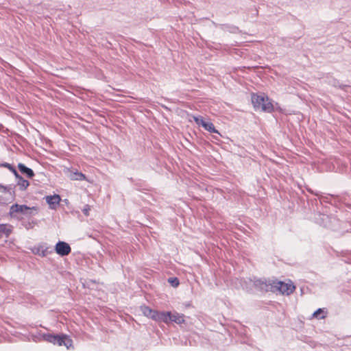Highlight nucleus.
Here are the masks:
<instances>
[{"instance_id":"f257e3e1","label":"nucleus","mask_w":351,"mask_h":351,"mask_svg":"<svg viewBox=\"0 0 351 351\" xmlns=\"http://www.w3.org/2000/svg\"><path fill=\"white\" fill-rule=\"evenodd\" d=\"M252 102L256 110L270 112L274 109L269 99L263 95H252Z\"/></svg>"},{"instance_id":"f03ea898","label":"nucleus","mask_w":351,"mask_h":351,"mask_svg":"<svg viewBox=\"0 0 351 351\" xmlns=\"http://www.w3.org/2000/svg\"><path fill=\"white\" fill-rule=\"evenodd\" d=\"M43 339L53 344H57L60 346H64L67 349H69L73 346V341L67 335H52V334H43Z\"/></svg>"},{"instance_id":"7ed1b4c3","label":"nucleus","mask_w":351,"mask_h":351,"mask_svg":"<svg viewBox=\"0 0 351 351\" xmlns=\"http://www.w3.org/2000/svg\"><path fill=\"white\" fill-rule=\"evenodd\" d=\"M272 285V292L279 291L283 295H289L291 294L295 289V285L291 280L285 282L277 280H274Z\"/></svg>"},{"instance_id":"20e7f679","label":"nucleus","mask_w":351,"mask_h":351,"mask_svg":"<svg viewBox=\"0 0 351 351\" xmlns=\"http://www.w3.org/2000/svg\"><path fill=\"white\" fill-rule=\"evenodd\" d=\"M141 310L145 316L151 318L154 321L161 322L167 320V317L164 316L165 315H162V311L152 310V308L147 306H141Z\"/></svg>"},{"instance_id":"39448f33","label":"nucleus","mask_w":351,"mask_h":351,"mask_svg":"<svg viewBox=\"0 0 351 351\" xmlns=\"http://www.w3.org/2000/svg\"><path fill=\"white\" fill-rule=\"evenodd\" d=\"M162 315H165L166 321H162L165 324L170 322H175L178 324H181L184 322V315L178 312L162 311Z\"/></svg>"},{"instance_id":"423d86ee","label":"nucleus","mask_w":351,"mask_h":351,"mask_svg":"<svg viewBox=\"0 0 351 351\" xmlns=\"http://www.w3.org/2000/svg\"><path fill=\"white\" fill-rule=\"evenodd\" d=\"M274 280H266L263 278H254V285L261 291H273L272 283Z\"/></svg>"},{"instance_id":"0eeeda50","label":"nucleus","mask_w":351,"mask_h":351,"mask_svg":"<svg viewBox=\"0 0 351 351\" xmlns=\"http://www.w3.org/2000/svg\"><path fill=\"white\" fill-rule=\"evenodd\" d=\"M0 192L5 193V195H1L5 199V205L12 202L15 199V191L11 185L4 186L0 184Z\"/></svg>"},{"instance_id":"6e6552de","label":"nucleus","mask_w":351,"mask_h":351,"mask_svg":"<svg viewBox=\"0 0 351 351\" xmlns=\"http://www.w3.org/2000/svg\"><path fill=\"white\" fill-rule=\"evenodd\" d=\"M56 252L61 256H65L71 253L70 245L64 241H58L55 246Z\"/></svg>"},{"instance_id":"1a4fd4ad","label":"nucleus","mask_w":351,"mask_h":351,"mask_svg":"<svg viewBox=\"0 0 351 351\" xmlns=\"http://www.w3.org/2000/svg\"><path fill=\"white\" fill-rule=\"evenodd\" d=\"M61 198L59 195H53L46 197V202L49 207L54 209L59 205Z\"/></svg>"},{"instance_id":"9d476101","label":"nucleus","mask_w":351,"mask_h":351,"mask_svg":"<svg viewBox=\"0 0 351 351\" xmlns=\"http://www.w3.org/2000/svg\"><path fill=\"white\" fill-rule=\"evenodd\" d=\"M27 209V206L26 205H19L18 204H13L10 206V214L12 215L14 213H21L24 215L25 210Z\"/></svg>"},{"instance_id":"9b49d317","label":"nucleus","mask_w":351,"mask_h":351,"mask_svg":"<svg viewBox=\"0 0 351 351\" xmlns=\"http://www.w3.org/2000/svg\"><path fill=\"white\" fill-rule=\"evenodd\" d=\"M68 177L71 180H86V176L81 172L77 171H69Z\"/></svg>"},{"instance_id":"f8f14e48","label":"nucleus","mask_w":351,"mask_h":351,"mask_svg":"<svg viewBox=\"0 0 351 351\" xmlns=\"http://www.w3.org/2000/svg\"><path fill=\"white\" fill-rule=\"evenodd\" d=\"M18 168L20 170V171L26 175L27 178H32L34 176V173L32 169L30 168L26 167L25 165L22 163H19L18 165Z\"/></svg>"},{"instance_id":"ddd939ff","label":"nucleus","mask_w":351,"mask_h":351,"mask_svg":"<svg viewBox=\"0 0 351 351\" xmlns=\"http://www.w3.org/2000/svg\"><path fill=\"white\" fill-rule=\"evenodd\" d=\"M327 311L324 308H318L312 315V318L319 319H324L326 317Z\"/></svg>"},{"instance_id":"4468645a","label":"nucleus","mask_w":351,"mask_h":351,"mask_svg":"<svg viewBox=\"0 0 351 351\" xmlns=\"http://www.w3.org/2000/svg\"><path fill=\"white\" fill-rule=\"evenodd\" d=\"M203 128H204L206 130H207V131H208V132H211V133H216V134H217L220 135V134H219V132H218V130H217L215 129V126H214L213 123H211V122H206V121L205 124H204V125H203Z\"/></svg>"},{"instance_id":"2eb2a0df","label":"nucleus","mask_w":351,"mask_h":351,"mask_svg":"<svg viewBox=\"0 0 351 351\" xmlns=\"http://www.w3.org/2000/svg\"><path fill=\"white\" fill-rule=\"evenodd\" d=\"M17 185L19 186L20 189L22 191L25 190L29 185V183L27 180L23 178V177L20 178L17 180Z\"/></svg>"},{"instance_id":"dca6fc26","label":"nucleus","mask_w":351,"mask_h":351,"mask_svg":"<svg viewBox=\"0 0 351 351\" xmlns=\"http://www.w3.org/2000/svg\"><path fill=\"white\" fill-rule=\"evenodd\" d=\"M37 213H38L37 207H35V206L29 207V206H27V209L25 210V211L24 213V215H26V216H34V215H36Z\"/></svg>"},{"instance_id":"f3484780","label":"nucleus","mask_w":351,"mask_h":351,"mask_svg":"<svg viewBox=\"0 0 351 351\" xmlns=\"http://www.w3.org/2000/svg\"><path fill=\"white\" fill-rule=\"evenodd\" d=\"M49 247L41 245L38 249V253L42 256H46L49 254Z\"/></svg>"},{"instance_id":"a211bd4d","label":"nucleus","mask_w":351,"mask_h":351,"mask_svg":"<svg viewBox=\"0 0 351 351\" xmlns=\"http://www.w3.org/2000/svg\"><path fill=\"white\" fill-rule=\"evenodd\" d=\"M193 120L198 125H201L203 127V125L205 124L206 121L202 116H193Z\"/></svg>"},{"instance_id":"6ab92c4d","label":"nucleus","mask_w":351,"mask_h":351,"mask_svg":"<svg viewBox=\"0 0 351 351\" xmlns=\"http://www.w3.org/2000/svg\"><path fill=\"white\" fill-rule=\"evenodd\" d=\"M9 230L6 224H0V237H2L3 234H8Z\"/></svg>"},{"instance_id":"aec40b11","label":"nucleus","mask_w":351,"mask_h":351,"mask_svg":"<svg viewBox=\"0 0 351 351\" xmlns=\"http://www.w3.org/2000/svg\"><path fill=\"white\" fill-rule=\"evenodd\" d=\"M169 282L171 284L173 287H175L178 286L179 285V280L177 278H169Z\"/></svg>"},{"instance_id":"412c9836","label":"nucleus","mask_w":351,"mask_h":351,"mask_svg":"<svg viewBox=\"0 0 351 351\" xmlns=\"http://www.w3.org/2000/svg\"><path fill=\"white\" fill-rule=\"evenodd\" d=\"M90 210V206L89 205L86 204L84 206V207L82 210V212L85 215L88 216Z\"/></svg>"},{"instance_id":"4be33fe9","label":"nucleus","mask_w":351,"mask_h":351,"mask_svg":"<svg viewBox=\"0 0 351 351\" xmlns=\"http://www.w3.org/2000/svg\"><path fill=\"white\" fill-rule=\"evenodd\" d=\"M10 171L14 175L15 178L19 180L20 178H21L22 176H20L19 174V173L17 172V171L16 170V169L14 167H13V169H12L10 170Z\"/></svg>"},{"instance_id":"5701e85b","label":"nucleus","mask_w":351,"mask_h":351,"mask_svg":"<svg viewBox=\"0 0 351 351\" xmlns=\"http://www.w3.org/2000/svg\"><path fill=\"white\" fill-rule=\"evenodd\" d=\"M0 167H5V168H8L10 171L13 169V166H12L10 164L8 163V162H4V163H1L0 164Z\"/></svg>"},{"instance_id":"b1692460","label":"nucleus","mask_w":351,"mask_h":351,"mask_svg":"<svg viewBox=\"0 0 351 351\" xmlns=\"http://www.w3.org/2000/svg\"><path fill=\"white\" fill-rule=\"evenodd\" d=\"M0 205H5V199L2 196H0Z\"/></svg>"},{"instance_id":"393cba45","label":"nucleus","mask_w":351,"mask_h":351,"mask_svg":"<svg viewBox=\"0 0 351 351\" xmlns=\"http://www.w3.org/2000/svg\"><path fill=\"white\" fill-rule=\"evenodd\" d=\"M214 138H215L216 140H219V138H218L217 137L214 136Z\"/></svg>"}]
</instances>
